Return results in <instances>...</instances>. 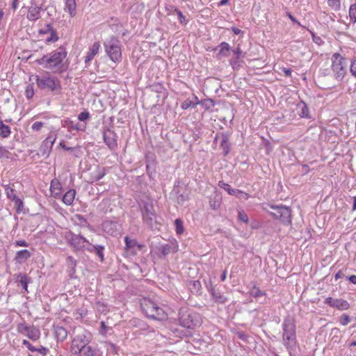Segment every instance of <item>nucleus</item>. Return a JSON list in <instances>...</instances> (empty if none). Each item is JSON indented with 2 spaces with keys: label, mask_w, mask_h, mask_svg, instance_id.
<instances>
[{
  "label": "nucleus",
  "mask_w": 356,
  "mask_h": 356,
  "mask_svg": "<svg viewBox=\"0 0 356 356\" xmlns=\"http://www.w3.org/2000/svg\"><path fill=\"white\" fill-rule=\"evenodd\" d=\"M44 122H35L34 123H33V124L31 125V130L33 131H40L42 128L44 126Z\"/></svg>",
  "instance_id": "obj_53"
},
{
  "label": "nucleus",
  "mask_w": 356,
  "mask_h": 356,
  "mask_svg": "<svg viewBox=\"0 0 356 356\" xmlns=\"http://www.w3.org/2000/svg\"><path fill=\"white\" fill-rule=\"evenodd\" d=\"M103 230L112 236H115L120 232L121 225L115 221L105 220L102 223Z\"/></svg>",
  "instance_id": "obj_18"
},
{
  "label": "nucleus",
  "mask_w": 356,
  "mask_h": 356,
  "mask_svg": "<svg viewBox=\"0 0 356 356\" xmlns=\"http://www.w3.org/2000/svg\"><path fill=\"white\" fill-rule=\"evenodd\" d=\"M14 202V206L16 210V212L19 214L21 213H24V204L22 200L20 198H17L13 201Z\"/></svg>",
  "instance_id": "obj_37"
},
{
  "label": "nucleus",
  "mask_w": 356,
  "mask_h": 356,
  "mask_svg": "<svg viewBox=\"0 0 356 356\" xmlns=\"http://www.w3.org/2000/svg\"><path fill=\"white\" fill-rule=\"evenodd\" d=\"M350 71L351 74L356 78V58L352 61Z\"/></svg>",
  "instance_id": "obj_61"
},
{
  "label": "nucleus",
  "mask_w": 356,
  "mask_h": 356,
  "mask_svg": "<svg viewBox=\"0 0 356 356\" xmlns=\"http://www.w3.org/2000/svg\"><path fill=\"white\" fill-rule=\"evenodd\" d=\"M298 108L301 109L298 113L301 118H309V109L304 102L298 104Z\"/></svg>",
  "instance_id": "obj_41"
},
{
  "label": "nucleus",
  "mask_w": 356,
  "mask_h": 356,
  "mask_svg": "<svg viewBox=\"0 0 356 356\" xmlns=\"http://www.w3.org/2000/svg\"><path fill=\"white\" fill-rule=\"evenodd\" d=\"M10 128L6 125L2 121L0 122V136L3 138H8L10 134Z\"/></svg>",
  "instance_id": "obj_36"
},
{
  "label": "nucleus",
  "mask_w": 356,
  "mask_h": 356,
  "mask_svg": "<svg viewBox=\"0 0 356 356\" xmlns=\"http://www.w3.org/2000/svg\"><path fill=\"white\" fill-rule=\"evenodd\" d=\"M350 317L348 314H343L339 318V323L341 325L345 326L350 322Z\"/></svg>",
  "instance_id": "obj_52"
},
{
  "label": "nucleus",
  "mask_w": 356,
  "mask_h": 356,
  "mask_svg": "<svg viewBox=\"0 0 356 356\" xmlns=\"http://www.w3.org/2000/svg\"><path fill=\"white\" fill-rule=\"evenodd\" d=\"M62 126L67 128L69 131H84L86 127V124H80L79 123H74L70 119L67 118L63 120Z\"/></svg>",
  "instance_id": "obj_20"
},
{
  "label": "nucleus",
  "mask_w": 356,
  "mask_h": 356,
  "mask_svg": "<svg viewBox=\"0 0 356 356\" xmlns=\"http://www.w3.org/2000/svg\"><path fill=\"white\" fill-rule=\"evenodd\" d=\"M150 88L157 93H162L165 90L164 87L161 83H154L150 86Z\"/></svg>",
  "instance_id": "obj_49"
},
{
  "label": "nucleus",
  "mask_w": 356,
  "mask_h": 356,
  "mask_svg": "<svg viewBox=\"0 0 356 356\" xmlns=\"http://www.w3.org/2000/svg\"><path fill=\"white\" fill-rule=\"evenodd\" d=\"M105 249L104 245H92L91 243L87 248V251L91 253H95L101 261L104 260V250Z\"/></svg>",
  "instance_id": "obj_22"
},
{
  "label": "nucleus",
  "mask_w": 356,
  "mask_h": 356,
  "mask_svg": "<svg viewBox=\"0 0 356 356\" xmlns=\"http://www.w3.org/2000/svg\"><path fill=\"white\" fill-rule=\"evenodd\" d=\"M19 333L27 336L32 341H37L40 339V331L34 325H29L25 323H20L17 326Z\"/></svg>",
  "instance_id": "obj_12"
},
{
  "label": "nucleus",
  "mask_w": 356,
  "mask_h": 356,
  "mask_svg": "<svg viewBox=\"0 0 356 356\" xmlns=\"http://www.w3.org/2000/svg\"><path fill=\"white\" fill-rule=\"evenodd\" d=\"M140 303V308L147 317L157 321H163L167 318V313L156 301L148 298H143Z\"/></svg>",
  "instance_id": "obj_3"
},
{
  "label": "nucleus",
  "mask_w": 356,
  "mask_h": 356,
  "mask_svg": "<svg viewBox=\"0 0 356 356\" xmlns=\"http://www.w3.org/2000/svg\"><path fill=\"white\" fill-rule=\"evenodd\" d=\"M349 17L350 21L353 23L356 22V4H353L349 8Z\"/></svg>",
  "instance_id": "obj_45"
},
{
  "label": "nucleus",
  "mask_w": 356,
  "mask_h": 356,
  "mask_svg": "<svg viewBox=\"0 0 356 356\" xmlns=\"http://www.w3.org/2000/svg\"><path fill=\"white\" fill-rule=\"evenodd\" d=\"M325 303L339 310H347L350 308L349 302L341 298L333 299L328 297L325 300Z\"/></svg>",
  "instance_id": "obj_17"
},
{
  "label": "nucleus",
  "mask_w": 356,
  "mask_h": 356,
  "mask_svg": "<svg viewBox=\"0 0 356 356\" xmlns=\"http://www.w3.org/2000/svg\"><path fill=\"white\" fill-rule=\"evenodd\" d=\"M50 192L54 198H60L62 193V184L60 181L55 178L51 180L50 184Z\"/></svg>",
  "instance_id": "obj_19"
},
{
  "label": "nucleus",
  "mask_w": 356,
  "mask_h": 356,
  "mask_svg": "<svg viewBox=\"0 0 356 356\" xmlns=\"http://www.w3.org/2000/svg\"><path fill=\"white\" fill-rule=\"evenodd\" d=\"M22 344L31 352H35L36 350V348H35L29 341L26 339L22 341Z\"/></svg>",
  "instance_id": "obj_60"
},
{
  "label": "nucleus",
  "mask_w": 356,
  "mask_h": 356,
  "mask_svg": "<svg viewBox=\"0 0 356 356\" xmlns=\"http://www.w3.org/2000/svg\"><path fill=\"white\" fill-rule=\"evenodd\" d=\"M55 335L58 340L64 341L67 336V332L65 328L58 326L55 329Z\"/></svg>",
  "instance_id": "obj_33"
},
{
  "label": "nucleus",
  "mask_w": 356,
  "mask_h": 356,
  "mask_svg": "<svg viewBox=\"0 0 356 356\" xmlns=\"http://www.w3.org/2000/svg\"><path fill=\"white\" fill-rule=\"evenodd\" d=\"M341 331L337 327H334L331 330L330 335H332V341L334 343H338L340 341Z\"/></svg>",
  "instance_id": "obj_39"
},
{
  "label": "nucleus",
  "mask_w": 356,
  "mask_h": 356,
  "mask_svg": "<svg viewBox=\"0 0 356 356\" xmlns=\"http://www.w3.org/2000/svg\"><path fill=\"white\" fill-rule=\"evenodd\" d=\"M125 248L127 250H131L137 248L138 250H141L144 245L138 243L136 239H131L129 236L124 237Z\"/></svg>",
  "instance_id": "obj_29"
},
{
  "label": "nucleus",
  "mask_w": 356,
  "mask_h": 356,
  "mask_svg": "<svg viewBox=\"0 0 356 356\" xmlns=\"http://www.w3.org/2000/svg\"><path fill=\"white\" fill-rule=\"evenodd\" d=\"M310 33L314 43L317 44L318 45H321L323 43V41L321 37L316 36L315 33L312 31H310Z\"/></svg>",
  "instance_id": "obj_57"
},
{
  "label": "nucleus",
  "mask_w": 356,
  "mask_h": 356,
  "mask_svg": "<svg viewBox=\"0 0 356 356\" xmlns=\"http://www.w3.org/2000/svg\"><path fill=\"white\" fill-rule=\"evenodd\" d=\"M76 195V191L74 189L68 190L63 196L62 200L63 202L67 205H72L74 202V198Z\"/></svg>",
  "instance_id": "obj_27"
},
{
  "label": "nucleus",
  "mask_w": 356,
  "mask_h": 356,
  "mask_svg": "<svg viewBox=\"0 0 356 356\" xmlns=\"http://www.w3.org/2000/svg\"><path fill=\"white\" fill-rule=\"evenodd\" d=\"M67 54L66 49L63 46H60L50 54L37 60V63L54 73L61 74L67 68L64 63V59L66 58Z\"/></svg>",
  "instance_id": "obj_1"
},
{
  "label": "nucleus",
  "mask_w": 356,
  "mask_h": 356,
  "mask_svg": "<svg viewBox=\"0 0 356 356\" xmlns=\"http://www.w3.org/2000/svg\"><path fill=\"white\" fill-rule=\"evenodd\" d=\"M238 218L240 221L243 222L245 223H248L249 221L248 215L243 210L238 211Z\"/></svg>",
  "instance_id": "obj_50"
},
{
  "label": "nucleus",
  "mask_w": 356,
  "mask_h": 356,
  "mask_svg": "<svg viewBox=\"0 0 356 356\" xmlns=\"http://www.w3.org/2000/svg\"><path fill=\"white\" fill-rule=\"evenodd\" d=\"M250 294L251 296L255 298H259L266 295V292L260 290L259 288L257 286H252V288L250 290Z\"/></svg>",
  "instance_id": "obj_35"
},
{
  "label": "nucleus",
  "mask_w": 356,
  "mask_h": 356,
  "mask_svg": "<svg viewBox=\"0 0 356 356\" xmlns=\"http://www.w3.org/2000/svg\"><path fill=\"white\" fill-rule=\"evenodd\" d=\"M270 208L275 210L274 212H270V215L275 219H279L284 223L290 224L291 220V209L286 206H277L273 204L268 205Z\"/></svg>",
  "instance_id": "obj_11"
},
{
  "label": "nucleus",
  "mask_w": 356,
  "mask_h": 356,
  "mask_svg": "<svg viewBox=\"0 0 356 356\" xmlns=\"http://www.w3.org/2000/svg\"><path fill=\"white\" fill-rule=\"evenodd\" d=\"M15 247H28L29 245L25 240H17L13 243Z\"/></svg>",
  "instance_id": "obj_58"
},
{
  "label": "nucleus",
  "mask_w": 356,
  "mask_h": 356,
  "mask_svg": "<svg viewBox=\"0 0 356 356\" xmlns=\"http://www.w3.org/2000/svg\"><path fill=\"white\" fill-rule=\"evenodd\" d=\"M331 60L334 77L337 81H341L347 73L345 58L339 53H334L332 56Z\"/></svg>",
  "instance_id": "obj_8"
},
{
  "label": "nucleus",
  "mask_w": 356,
  "mask_h": 356,
  "mask_svg": "<svg viewBox=\"0 0 356 356\" xmlns=\"http://www.w3.org/2000/svg\"><path fill=\"white\" fill-rule=\"evenodd\" d=\"M65 10H67L71 16L76 14V3L75 0H64Z\"/></svg>",
  "instance_id": "obj_32"
},
{
  "label": "nucleus",
  "mask_w": 356,
  "mask_h": 356,
  "mask_svg": "<svg viewBox=\"0 0 356 356\" xmlns=\"http://www.w3.org/2000/svg\"><path fill=\"white\" fill-rule=\"evenodd\" d=\"M159 252L163 256L168 255L171 251V246L169 244L161 245L159 248Z\"/></svg>",
  "instance_id": "obj_46"
},
{
  "label": "nucleus",
  "mask_w": 356,
  "mask_h": 356,
  "mask_svg": "<svg viewBox=\"0 0 356 356\" xmlns=\"http://www.w3.org/2000/svg\"><path fill=\"white\" fill-rule=\"evenodd\" d=\"M209 203H210V207L213 209H216L219 207L220 206V203L217 201H214L213 203L212 202L211 200H210L209 201Z\"/></svg>",
  "instance_id": "obj_64"
},
{
  "label": "nucleus",
  "mask_w": 356,
  "mask_h": 356,
  "mask_svg": "<svg viewBox=\"0 0 356 356\" xmlns=\"http://www.w3.org/2000/svg\"><path fill=\"white\" fill-rule=\"evenodd\" d=\"M106 305L102 302H98L97 303V309L98 311L101 312H104L106 311Z\"/></svg>",
  "instance_id": "obj_62"
},
{
  "label": "nucleus",
  "mask_w": 356,
  "mask_h": 356,
  "mask_svg": "<svg viewBox=\"0 0 356 356\" xmlns=\"http://www.w3.org/2000/svg\"><path fill=\"white\" fill-rule=\"evenodd\" d=\"M218 186L226 191L229 195H234L236 193V189L232 188L230 185L222 181L218 182Z\"/></svg>",
  "instance_id": "obj_38"
},
{
  "label": "nucleus",
  "mask_w": 356,
  "mask_h": 356,
  "mask_svg": "<svg viewBox=\"0 0 356 356\" xmlns=\"http://www.w3.org/2000/svg\"><path fill=\"white\" fill-rule=\"evenodd\" d=\"M200 104L199 102H197L196 103H193L192 101L187 99L181 103V107L182 109L186 110L191 106L195 107L197 104Z\"/></svg>",
  "instance_id": "obj_47"
},
{
  "label": "nucleus",
  "mask_w": 356,
  "mask_h": 356,
  "mask_svg": "<svg viewBox=\"0 0 356 356\" xmlns=\"http://www.w3.org/2000/svg\"><path fill=\"white\" fill-rule=\"evenodd\" d=\"M89 341L86 339L85 334H78L72 341L70 346V353L76 356H78L79 353L85 348Z\"/></svg>",
  "instance_id": "obj_13"
},
{
  "label": "nucleus",
  "mask_w": 356,
  "mask_h": 356,
  "mask_svg": "<svg viewBox=\"0 0 356 356\" xmlns=\"http://www.w3.org/2000/svg\"><path fill=\"white\" fill-rule=\"evenodd\" d=\"M90 118V115L88 111L81 112L78 115V120L81 122H84L87 120H89Z\"/></svg>",
  "instance_id": "obj_55"
},
{
  "label": "nucleus",
  "mask_w": 356,
  "mask_h": 356,
  "mask_svg": "<svg viewBox=\"0 0 356 356\" xmlns=\"http://www.w3.org/2000/svg\"><path fill=\"white\" fill-rule=\"evenodd\" d=\"M142 217L143 222L150 228L154 229L157 222V217L151 202H145L142 209Z\"/></svg>",
  "instance_id": "obj_10"
},
{
  "label": "nucleus",
  "mask_w": 356,
  "mask_h": 356,
  "mask_svg": "<svg viewBox=\"0 0 356 356\" xmlns=\"http://www.w3.org/2000/svg\"><path fill=\"white\" fill-rule=\"evenodd\" d=\"M57 134L55 131H51L48 136L44 140L46 141V144H49L51 147L56 140Z\"/></svg>",
  "instance_id": "obj_42"
},
{
  "label": "nucleus",
  "mask_w": 356,
  "mask_h": 356,
  "mask_svg": "<svg viewBox=\"0 0 356 356\" xmlns=\"http://www.w3.org/2000/svg\"><path fill=\"white\" fill-rule=\"evenodd\" d=\"M233 57L229 60V65L234 70H238L242 66V59L245 56V53L243 52L240 46L232 50Z\"/></svg>",
  "instance_id": "obj_15"
},
{
  "label": "nucleus",
  "mask_w": 356,
  "mask_h": 356,
  "mask_svg": "<svg viewBox=\"0 0 356 356\" xmlns=\"http://www.w3.org/2000/svg\"><path fill=\"white\" fill-rule=\"evenodd\" d=\"M23 8H27L26 18L31 22H35L42 17L43 9V0H22Z\"/></svg>",
  "instance_id": "obj_6"
},
{
  "label": "nucleus",
  "mask_w": 356,
  "mask_h": 356,
  "mask_svg": "<svg viewBox=\"0 0 356 356\" xmlns=\"http://www.w3.org/2000/svg\"><path fill=\"white\" fill-rule=\"evenodd\" d=\"M100 48V43L99 42H96L93 43V44L89 48V50L87 53V55L85 58V63H88L90 62L93 58L97 54Z\"/></svg>",
  "instance_id": "obj_25"
},
{
  "label": "nucleus",
  "mask_w": 356,
  "mask_h": 356,
  "mask_svg": "<svg viewBox=\"0 0 356 356\" xmlns=\"http://www.w3.org/2000/svg\"><path fill=\"white\" fill-rule=\"evenodd\" d=\"M327 5L334 11H339L341 9V0H327Z\"/></svg>",
  "instance_id": "obj_40"
},
{
  "label": "nucleus",
  "mask_w": 356,
  "mask_h": 356,
  "mask_svg": "<svg viewBox=\"0 0 356 356\" xmlns=\"http://www.w3.org/2000/svg\"><path fill=\"white\" fill-rule=\"evenodd\" d=\"M31 282V278L26 274L19 273L16 278V282L21 285L25 291H27L28 284Z\"/></svg>",
  "instance_id": "obj_28"
},
{
  "label": "nucleus",
  "mask_w": 356,
  "mask_h": 356,
  "mask_svg": "<svg viewBox=\"0 0 356 356\" xmlns=\"http://www.w3.org/2000/svg\"><path fill=\"white\" fill-rule=\"evenodd\" d=\"M222 139L220 142V148L222 149L223 154L227 155L230 150V145L229 142L228 136L224 134H222Z\"/></svg>",
  "instance_id": "obj_30"
},
{
  "label": "nucleus",
  "mask_w": 356,
  "mask_h": 356,
  "mask_svg": "<svg viewBox=\"0 0 356 356\" xmlns=\"http://www.w3.org/2000/svg\"><path fill=\"white\" fill-rule=\"evenodd\" d=\"M35 81L41 90H48L51 92L60 90V81L56 76H51L50 73L45 72L41 75L35 76Z\"/></svg>",
  "instance_id": "obj_4"
},
{
  "label": "nucleus",
  "mask_w": 356,
  "mask_h": 356,
  "mask_svg": "<svg viewBox=\"0 0 356 356\" xmlns=\"http://www.w3.org/2000/svg\"><path fill=\"white\" fill-rule=\"evenodd\" d=\"M35 351L38 352L39 353H40L43 355H46L49 353V349L44 346H41L38 348H36Z\"/></svg>",
  "instance_id": "obj_63"
},
{
  "label": "nucleus",
  "mask_w": 356,
  "mask_h": 356,
  "mask_svg": "<svg viewBox=\"0 0 356 356\" xmlns=\"http://www.w3.org/2000/svg\"><path fill=\"white\" fill-rule=\"evenodd\" d=\"M40 35H49L45 38L47 44L54 43L59 40V35L56 30L53 27L51 24H47L43 28L38 31Z\"/></svg>",
  "instance_id": "obj_14"
},
{
  "label": "nucleus",
  "mask_w": 356,
  "mask_h": 356,
  "mask_svg": "<svg viewBox=\"0 0 356 356\" xmlns=\"http://www.w3.org/2000/svg\"><path fill=\"white\" fill-rule=\"evenodd\" d=\"M11 157V153L8 149L3 146H1L0 149V159H10Z\"/></svg>",
  "instance_id": "obj_48"
},
{
  "label": "nucleus",
  "mask_w": 356,
  "mask_h": 356,
  "mask_svg": "<svg viewBox=\"0 0 356 356\" xmlns=\"http://www.w3.org/2000/svg\"><path fill=\"white\" fill-rule=\"evenodd\" d=\"M180 325L188 329H194L200 325L201 318L195 312L181 309L179 312Z\"/></svg>",
  "instance_id": "obj_5"
},
{
  "label": "nucleus",
  "mask_w": 356,
  "mask_h": 356,
  "mask_svg": "<svg viewBox=\"0 0 356 356\" xmlns=\"http://www.w3.org/2000/svg\"><path fill=\"white\" fill-rule=\"evenodd\" d=\"M117 134L110 129H107L104 131V141L110 149H115L118 146Z\"/></svg>",
  "instance_id": "obj_16"
},
{
  "label": "nucleus",
  "mask_w": 356,
  "mask_h": 356,
  "mask_svg": "<svg viewBox=\"0 0 356 356\" xmlns=\"http://www.w3.org/2000/svg\"><path fill=\"white\" fill-rule=\"evenodd\" d=\"M65 238L67 242L76 250H87L90 241L80 234H76L72 232L65 234Z\"/></svg>",
  "instance_id": "obj_9"
},
{
  "label": "nucleus",
  "mask_w": 356,
  "mask_h": 356,
  "mask_svg": "<svg viewBox=\"0 0 356 356\" xmlns=\"http://www.w3.org/2000/svg\"><path fill=\"white\" fill-rule=\"evenodd\" d=\"M175 13H176L177 14V15H178V18H179V22H180L181 24H186V17H185V16L182 14V13H181L180 10H177V9H176V10H175Z\"/></svg>",
  "instance_id": "obj_59"
},
{
  "label": "nucleus",
  "mask_w": 356,
  "mask_h": 356,
  "mask_svg": "<svg viewBox=\"0 0 356 356\" xmlns=\"http://www.w3.org/2000/svg\"><path fill=\"white\" fill-rule=\"evenodd\" d=\"M282 329V344L291 355L298 345L296 337V325L293 317L288 316L283 320Z\"/></svg>",
  "instance_id": "obj_2"
},
{
  "label": "nucleus",
  "mask_w": 356,
  "mask_h": 356,
  "mask_svg": "<svg viewBox=\"0 0 356 356\" xmlns=\"http://www.w3.org/2000/svg\"><path fill=\"white\" fill-rule=\"evenodd\" d=\"M105 51L113 62H118L122 58L121 42L115 37H111L104 42Z\"/></svg>",
  "instance_id": "obj_7"
},
{
  "label": "nucleus",
  "mask_w": 356,
  "mask_h": 356,
  "mask_svg": "<svg viewBox=\"0 0 356 356\" xmlns=\"http://www.w3.org/2000/svg\"><path fill=\"white\" fill-rule=\"evenodd\" d=\"M106 175V169L104 167L97 165L95 170L90 174V181L95 182L102 179Z\"/></svg>",
  "instance_id": "obj_24"
},
{
  "label": "nucleus",
  "mask_w": 356,
  "mask_h": 356,
  "mask_svg": "<svg viewBox=\"0 0 356 356\" xmlns=\"http://www.w3.org/2000/svg\"><path fill=\"white\" fill-rule=\"evenodd\" d=\"M31 257V253L28 250H22L16 252L14 260L19 264H24Z\"/></svg>",
  "instance_id": "obj_23"
},
{
  "label": "nucleus",
  "mask_w": 356,
  "mask_h": 356,
  "mask_svg": "<svg viewBox=\"0 0 356 356\" xmlns=\"http://www.w3.org/2000/svg\"><path fill=\"white\" fill-rule=\"evenodd\" d=\"M176 232L177 234H181L184 232V225L181 220L177 218L175 221Z\"/></svg>",
  "instance_id": "obj_44"
},
{
  "label": "nucleus",
  "mask_w": 356,
  "mask_h": 356,
  "mask_svg": "<svg viewBox=\"0 0 356 356\" xmlns=\"http://www.w3.org/2000/svg\"><path fill=\"white\" fill-rule=\"evenodd\" d=\"M218 49H220L218 53L216 54V58L218 60H220L225 57H227L229 56V51H231V47L229 44L226 42H222L215 48V50Z\"/></svg>",
  "instance_id": "obj_21"
},
{
  "label": "nucleus",
  "mask_w": 356,
  "mask_h": 356,
  "mask_svg": "<svg viewBox=\"0 0 356 356\" xmlns=\"http://www.w3.org/2000/svg\"><path fill=\"white\" fill-rule=\"evenodd\" d=\"M4 190L7 197L11 201H13L17 198L15 193V190L10 185H6L4 186Z\"/></svg>",
  "instance_id": "obj_34"
},
{
  "label": "nucleus",
  "mask_w": 356,
  "mask_h": 356,
  "mask_svg": "<svg viewBox=\"0 0 356 356\" xmlns=\"http://www.w3.org/2000/svg\"><path fill=\"white\" fill-rule=\"evenodd\" d=\"M210 292L213 300L217 303L223 304L227 300V298L224 295L214 289H211Z\"/></svg>",
  "instance_id": "obj_31"
},
{
  "label": "nucleus",
  "mask_w": 356,
  "mask_h": 356,
  "mask_svg": "<svg viewBox=\"0 0 356 356\" xmlns=\"http://www.w3.org/2000/svg\"><path fill=\"white\" fill-rule=\"evenodd\" d=\"M51 146H50L49 144H46V141L43 140L40 147V152L42 153V155L47 154L49 155V152L51 149Z\"/></svg>",
  "instance_id": "obj_43"
},
{
  "label": "nucleus",
  "mask_w": 356,
  "mask_h": 356,
  "mask_svg": "<svg viewBox=\"0 0 356 356\" xmlns=\"http://www.w3.org/2000/svg\"><path fill=\"white\" fill-rule=\"evenodd\" d=\"M100 325H101V327L99 330V333L102 335H106L107 334L108 331L110 330V327L106 325L104 321H102L100 323Z\"/></svg>",
  "instance_id": "obj_56"
},
{
  "label": "nucleus",
  "mask_w": 356,
  "mask_h": 356,
  "mask_svg": "<svg viewBox=\"0 0 356 356\" xmlns=\"http://www.w3.org/2000/svg\"><path fill=\"white\" fill-rule=\"evenodd\" d=\"M78 356H102V353L98 348L87 346Z\"/></svg>",
  "instance_id": "obj_26"
},
{
  "label": "nucleus",
  "mask_w": 356,
  "mask_h": 356,
  "mask_svg": "<svg viewBox=\"0 0 356 356\" xmlns=\"http://www.w3.org/2000/svg\"><path fill=\"white\" fill-rule=\"evenodd\" d=\"M239 199L248 200L250 197V195L244 191L236 189V193L234 195Z\"/></svg>",
  "instance_id": "obj_51"
},
{
  "label": "nucleus",
  "mask_w": 356,
  "mask_h": 356,
  "mask_svg": "<svg viewBox=\"0 0 356 356\" xmlns=\"http://www.w3.org/2000/svg\"><path fill=\"white\" fill-rule=\"evenodd\" d=\"M25 95L27 99H31L33 97L34 95V89L33 85L29 84L26 86L25 90Z\"/></svg>",
  "instance_id": "obj_54"
}]
</instances>
